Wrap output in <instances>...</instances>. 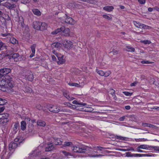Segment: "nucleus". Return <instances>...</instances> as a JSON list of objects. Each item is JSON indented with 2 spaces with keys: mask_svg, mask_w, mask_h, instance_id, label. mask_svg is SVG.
Instances as JSON below:
<instances>
[{
  "mask_svg": "<svg viewBox=\"0 0 159 159\" xmlns=\"http://www.w3.org/2000/svg\"><path fill=\"white\" fill-rule=\"evenodd\" d=\"M2 79L0 80V86H4L7 85V82L6 80H4V78L2 77Z\"/></svg>",
  "mask_w": 159,
  "mask_h": 159,
  "instance_id": "obj_29",
  "label": "nucleus"
},
{
  "mask_svg": "<svg viewBox=\"0 0 159 159\" xmlns=\"http://www.w3.org/2000/svg\"><path fill=\"white\" fill-rule=\"evenodd\" d=\"M63 44L64 47L67 48H70L72 45V43L70 41L67 40L64 41Z\"/></svg>",
  "mask_w": 159,
  "mask_h": 159,
  "instance_id": "obj_8",
  "label": "nucleus"
},
{
  "mask_svg": "<svg viewBox=\"0 0 159 159\" xmlns=\"http://www.w3.org/2000/svg\"><path fill=\"white\" fill-rule=\"evenodd\" d=\"M61 31V27L58 28L51 32V34L52 35L56 34L58 33Z\"/></svg>",
  "mask_w": 159,
  "mask_h": 159,
  "instance_id": "obj_30",
  "label": "nucleus"
},
{
  "mask_svg": "<svg viewBox=\"0 0 159 159\" xmlns=\"http://www.w3.org/2000/svg\"><path fill=\"white\" fill-rule=\"evenodd\" d=\"M36 107L39 110H41L42 109L43 107L41 106V105L40 104H38L36 106Z\"/></svg>",
  "mask_w": 159,
  "mask_h": 159,
  "instance_id": "obj_51",
  "label": "nucleus"
},
{
  "mask_svg": "<svg viewBox=\"0 0 159 159\" xmlns=\"http://www.w3.org/2000/svg\"><path fill=\"white\" fill-rule=\"evenodd\" d=\"M9 37L10 38H8L7 39L8 42H9L13 44L18 43V41L13 37L12 35L11 34Z\"/></svg>",
  "mask_w": 159,
  "mask_h": 159,
  "instance_id": "obj_11",
  "label": "nucleus"
},
{
  "mask_svg": "<svg viewBox=\"0 0 159 159\" xmlns=\"http://www.w3.org/2000/svg\"><path fill=\"white\" fill-rule=\"evenodd\" d=\"M53 141L54 143L56 145H61V141L58 138L54 139Z\"/></svg>",
  "mask_w": 159,
  "mask_h": 159,
  "instance_id": "obj_25",
  "label": "nucleus"
},
{
  "mask_svg": "<svg viewBox=\"0 0 159 159\" xmlns=\"http://www.w3.org/2000/svg\"><path fill=\"white\" fill-rule=\"evenodd\" d=\"M37 124L38 125L43 127L45 126L46 125V123L44 121L40 120H38Z\"/></svg>",
  "mask_w": 159,
  "mask_h": 159,
  "instance_id": "obj_20",
  "label": "nucleus"
},
{
  "mask_svg": "<svg viewBox=\"0 0 159 159\" xmlns=\"http://www.w3.org/2000/svg\"><path fill=\"white\" fill-rule=\"evenodd\" d=\"M126 116H124L122 117H120L119 119V120L121 121H123L124 119L125 118Z\"/></svg>",
  "mask_w": 159,
  "mask_h": 159,
  "instance_id": "obj_61",
  "label": "nucleus"
},
{
  "mask_svg": "<svg viewBox=\"0 0 159 159\" xmlns=\"http://www.w3.org/2000/svg\"><path fill=\"white\" fill-rule=\"evenodd\" d=\"M61 33L62 35L65 36H69L70 35V31L68 28H65L64 26L61 27Z\"/></svg>",
  "mask_w": 159,
  "mask_h": 159,
  "instance_id": "obj_5",
  "label": "nucleus"
},
{
  "mask_svg": "<svg viewBox=\"0 0 159 159\" xmlns=\"http://www.w3.org/2000/svg\"><path fill=\"white\" fill-rule=\"evenodd\" d=\"M23 90L25 92L27 93H31L32 91L31 89L28 86H26Z\"/></svg>",
  "mask_w": 159,
  "mask_h": 159,
  "instance_id": "obj_28",
  "label": "nucleus"
},
{
  "mask_svg": "<svg viewBox=\"0 0 159 159\" xmlns=\"http://www.w3.org/2000/svg\"><path fill=\"white\" fill-rule=\"evenodd\" d=\"M66 98L69 101H71L74 99L75 98L73 97H70L69 95V96L66 97Z\"/></svg>",
  "mask_w": 159,
  "mask_h": 159,
  "instance_id": "obj_59",
  "label": "nucleus"
},
{
  "mask_svg": "<svg viewBox=\"0 0 159 159\" xmlns=\"http://www.w3.org/2000/svg\"><path fill=\"white\" fill-rule=\"evenodd\" d=\"M62 146L63 147H70L73 148L74 147L72 143L71 142H65Z\"/></svg>",
  "mask_w": 159,
  "mask_h": 159,
  "instance_id": "obj_18",
  "label": "nucleus"
},
{
  "mask_svg": "<svg viewBox=\"0 0 159 159\" xmlns=\"http://www.w3.org/2000/svg\"><path fill=\"white\" fill-rule=\"evenodd\" d=\"M126 154L125 157H132V154H131L130 152H127L126 153Z\"/></svg>",
  "mask_w": 159,
  "mask_h": 159,
  "instance_id": "obj_56",
  "label": "nucleus"
},
{
  "mask_svg": "<svg viewBox=\"0 0 159 159\" xmlns=\"http://www.w3.org/2000/svg\"><path fill=\"white\" fill-rule=\"evenodd\" d=\"M72 103L74 104H78L79 105H82L83 106H85L86 105L85 103H79L76 100H74L73 101Z\"/></svg>",
  "mask_w": 159,
  "mask_h": 159,
  "instance_id": "obj_36",
  "label": "nucleus"
},
{
  "mask_svg": "<svg viewBox=\"0 0 159 159\" xmlns=\"http://www.w3.org/2000/svg\"><path fill=\"white\" fill-rule=\"evenodd\" d=\"M102 16L103 18L108 20H110L112 19L111 17H110L106 15H103Z\"/></svg>",
  "mask_w": 159,
  "mask_h": 159,
  "instance_id": "obj_46",
  "label": "nucleus"
},
{
  "mask_svg": "<svg viewBox=\"0 0 159 159\" xmlns=\"http://www.w3.org/2000/svg\"><path fill=\"white\" fill-rule=\"evenodd\" d=\"M123 93L127 96H130L132 95V93L128 92H123Z\"/></svg>",
  "mask_w": 159,
  "mask_h": 159,
  "instance_id": "obj_49",
  "label": "nucleus"
},
{
  "mask_svg": "<svg viewBox=\"0 0 159 159\" xmlns=\"http://www.w3.org/2000/svg\"><path fill=\"white\" fill-rule=\"evenodd\" d=\"M9 116V114L8 113H5L2 114V117L1 118L3 119H7Z\"/></svg>",
  "mask_w": 159,
  "mask_h": 159,
  "instance_id": "obj_37",
  "label": "nucleus"
},
{
  "mask_svg": "<svg viewBox=\"0 0 159 159\" xmlns=\"http://www.w3.org/2000/svg\"><path fill=\"white\" fill-rule=\"evenodd\" d=\"M19 126V124L18 123H16L14 126L13 129L14 130H16Z\"/></svg>",
  "mask_w": 159,
  "mask_h": 159,
  "instance_id": "obj_47",
  "label": "nucleus"
},
{
  "mask_svg": "<svg viewBox=\"0 0 159 159\" xmlns=\"http://www.w3.org/2000/svg\"><path fill=\"white\" fill-rule=\"evenodd\" d=\"M11 34L10 33H7L5 34H1L0 36H2L3 37H6L7 39L8 38H10V36Z\"/></svg>",
  "mask_w": 159,
  "mask_h": 159,
  "instance_id": "obj_33",
  "label": "nucleus"
},
{
  "mask_svg": "<svg viewBox=\"0 0 159 159\" xmlns=\"http://www.w3.org/2000/svg\"><path fill=\"white\" fill-rule=\"evenodd\" d=\"M68 84L70 86H75V87H79L80 85L76 83H69Z\"/></svg>",
  "mask_w": 159,
  "mask_h": 159,
  "instance_id": "obj_38",
  "label": "nucleus"
},
{
  "mask_svg": "<svg viewBox=\"0 0 159 159\" xmlns=\"http://www.w3.org/2000/svg\"><path fill=\"white\" fill-rule=\"evenodd\" d=\"M62 152L67 158H69L70 156H73V155L70 153L66 151H63Z\"/></svg>",
  "mask_w": 159,
  "mask_h": 159,
  "instance_id": "obj_24",
  "label": "nucleus"
},
{
  "mask_svg": "<svg viewBox=\"0 0 159 159\" xmlns=\"http://www.w3.org/2000/svg\"><path fill=\"white\" fill-rule=\"evenodd\" d=\"M138 2L141 4H144L146 2V0H138Z\"/></svg>",
  "mask_w": 159,
  "mask_h": 159,
  "instance_id": "obj_52",
  "label": "nucleus"
},
{
  "mask_svg": "<svg viewBox=\"0 0 159 159\" xmlns=\"http://www.w3.org/2000/svg\"><path fill=\"white\" fill-rule=\"evenodd\" d=\"M19 23H20L21 24V26L22 27V28H24V27L26 25H25L24 24V23L23 21V17L21 16H20L19 17Z\"/></svg>",
  "mask_w": 159,
  "mask_h": 159,
  "instance_id": "obj_22",
  "label": "nucleus"
},
{
  "mask_svg": "<svg viewBox=\"0 0 159 159\" xmlns=\"http://www.w3.org/2000/svg\"><path fill=\"white\" fill-rule=\"evenodd\" d=\"M4 80H5L6 81L7 80L8 81H12V78L11 76L9 75H7L4 76Z\"/></svg>",
  "mask_w": 159,
  "mask_h": 159,
  "instance_id": "obj_31",
  "label": "nucleus"
},
{
  "mask_svg": "<svg viewBox=\"0 0 159 159\" xmlns=\"http://www.w3.org/2000/svg\"><path fill=\"white\" fill-rule=\"evenodd\" d=\"M47 27V24L45 23L34 21L33 23V27L34 29L41 31L46 30Z\"/></svg>",
  "mask_w": 159,
  "mask_h": 159,
  "instance_id": "obj_1",
  "label": "nucleus"
},
{
  "mask_svg": "<svg viewBox=\"0 0 159 159\" xmlns=\"http://www.w3.org/2000/svg\"><path fill=\"white\" fill-rule=\"evenodd\" d=\"M150 147L152 148L154 150L156 151H158L159 150V147L157 146H150Z\"/></svg>",
  "mask_w": 159,
  "mask_h": 159,
  "instance_id": "obj_60",
  "label": "nucleus"
},
{
  "mask_svg": "<svg viewBox=\"0 0 159 159\" xmlns=\"http://www.w3.org/2000/svg\"><path fill=\"white\" fill-rule=\"evenodd\" d=\"M118 53V52L117 51H116V50H115V49L113 50L112 51H111L110 52V54L113 55H116V54H117Z\"/></svg>",
  "mask_w": 159,
  "mask_h": 159,
  "instance_id": "obj_45",
  "label": "nucleus"
},
{
  "mask_svg": "<svg viewBox=\"0 0 159 159\" xmlns=\"http://www.w3.org/2000/svg\"><path fill=\"white\" fill-rule=\"evenodd\" d=\"M115 138L117 139L121 140H126L125 139H126V137H123L121 136H119L116 135L115 136Z\"/></svg>",
  "mask_w": 159,
  "mask_h": 159,
  "instance_id": "obj_40",
  "label": "nucleus"
},
{
  "mask_svg": "<svg viewBox=\"0 0 159 159\" xmlns=\"http://www.w3.org/2000/svg\"><path fill=\"white\" fill-rule=\"evenodd\" d=\"M135 140L137 142H140V141H145L147 140V139H146L143 138V139H135Z\"/></svg>",
  "mask_w": 159,
  "mask_h": 159,
  "instance_id": "obj_43",
  "label": "nucleus"
},
{
  "mask_svg": "<svg viewBox=\"0 0 159 159\" xmlns=\"http://www.w3.org/2000/svg\"><path fill=\"white\" fill-rule=\"evenodd\" d=\"M138 147L139 148H141V149L147 150L148 149L150 148V146L146 144L141 145Z\"/></svg>",
  "mask_w": 159,
  "mask_h": 159,
  "instance_id": "obj_23",
  "label": "nucleus"
},
{
  "mask_svg": "<svg viewBox=\"0 0 159 159\" xmlns=\"http://www.w3.org/2000/svg\"><path fill=\"white\" fill-rule=\"evenodd\" d=\"M21 129L23 130L26 129V122L24 121H22L21 122Z\"/></svg>",
  "mask_w": 159,
  "mask_h": 159,
  "instance_id": "obj_26",
  "label": "nucleus"
},
{
  "mask_svg": "<svg viewBox=\"0 0 159 159\" xmlns=\"http://www.w3.org/2000/svg\"><path fill=\"white\" fill-rule=\"evenodd\" d=\"M23 30L25 33H28L29 30V27L27 25H26L24 28H23Z\"/></svg>",
  "mask_w": 159,
  "mask_h": 159,
  "instance_id": "obj_41",
  "label": "nucleus"
},
{
  "mask_svg": "<svg viewBox=\"0 0 159 159\" xmlns=\"http://www.w3.org/2000/svg\"><path fill=\"white\" fill-rule=\"evenodd\" d=\"M5 55L3 54H0V60H2L5 56Z\"/></svg>",
  "mask_w": 159,
  "mask_h": 159,
  "instance_id": "obj_63",
  "label": "nucleus"
},
{
  "mask_svg": "<svg viewBox=\"0 0 159 159\" xmlns=\"http://www.w3.org/2000/svg\"><path fill=\"white\" fill-rule=\"evenodd\" d=\"M74 152L78 153H82L85 152L86 148L85 147H79L75 146L72 149Z\"/></svg>",
  "mask_w": 159,
  "mask_h": 159,
  "instance_id": "obj_4",
  "label": "nucleus"
},
{
  "mask_svg": "<svg viewBox=\"0 0 159 159\" xmlns=\"http://www.w3.org/2000/svg\"><path fill=\"white\" fill-rule=\"evenodd\" d=\"M3 5L7 8L10 10L12 9L13 8L16 7V5L15 4H11L10 3L6 2L3 4Z\"/></svg>",
  "mask_w": 159,
  "mask_h": 159,
  "instance_id": "obj_9",
  "label": "nucleus"
},
{
  "mask_svg": "<svg viewBox=\"0 0 159 159\" xmlns=\"http://www.w3.org/2000/svg\"><path fill=\"white\" fill-rule=\"evenodd\" d=\"M7 102V101L3 99L0 98V105H3Z\"/></svg>",
  "mask_w": 159,
  "mask_h": 159,
  "instance_id": "obj_39",
  "label": "nucleus"
},
{
  "mask_svg": "<svg viewBox=\"0 0 159 159\" xmlns=\"http://www.w3.org/2000/svg\"><path fill=\"white\" fill-rule=\"evenodd\" d=\"M96 71L97 73L100 75L102 76H103V75L104 74V72L102 70H96Z\"/></svg>",
  "mask_w": 159,
  "mask_h": 159,
  "instance_id": "obj_44",
  "label": "nucleus"
},
{
  "mask_svg": "<svg viewBox=\"0 0 159 159\" xmlns=\"http://www.w3.org/2000/svg\"><path fill=\"white\" fill-rule=\"evenodd\" d=\"M11 69L8 68L4 67L0 69V78H4V76L8 75L10 73L11 71Z\"/></svg>",
  "mask_w": 159,
  "mask_h": 159,
  "instance_id": "obj_2",
  "label": "nucleus"
},
{
  "mask_svg": "<svg viewBox=\"0 0 159 159\" xmlns=\"http://www.w3.org/2000/svg\"><path fill=\"white\" fill-rule=\"evenodd\" d=\"M6 52L7 54V56H8L9 54L11 55L12 54V56H11L12 58H13L15 61H17V59L19 56V55L18 53L12 54V52H11L8 50H7Z\"/></svg>",
  "mask_w": 159,
  "mask_h": 159,
  "instance_id": "obj_6",
  "label": "nucleus"
},
{
  "mask_svg": "<svg viewBox=\"0 0 159 159\" xmlns=\"http://www.w3.org/2000/svg\"><path fill=\"white\" fill-rule=\"evenodd\" d=\"M126 48L127 49L126 50L128 52H134L135 51V49L132 47H131L129 46H127Z\"/></svg>",
  "mask_w": 159,
  "mask_h": 159,
  "instance_id": "obj_32",
  "label": "nucleus"
},
{
  "mask_svg": "<svg viewBox=\"0 0 159 159\" xmlns=\"http://www.w3.org/2000/svg\"><path fill=\"white\" fill-rule=\"evenodd\" d=\"M140 149H141V148H139V147H138L137 148H136V150H137V151L138 152H146V151H143V150Z\"/></svg>",
  "mask_w": 159,
  "mask_h": 159,
  "instance_id": "obj_57",
  "label": "nucleus"
},
{
  "mask_svg": "<svg viewBox=\"0 0 159 159\" xmlns=\"http://www.w3.org/2000/svg\"><path fill=\"white\" fill-rule=\"evenodd\" d=\"M133 23L135 26L138 28L144 29L146 28L147 26L143 24H142L136 21H134Z\"/></svg>",
  "mask_w": 159,
  "mask_h": 159,
  "instance_id": "obj_7",
  "label": "nucleus"
},
{
  "mask_svg": "<svg viewBox=\"0 0 159 159\" xmlns=\"http://www.w3.org/2000/svg\"><path fill=\"white\" fill-rule=\"evenodd\" d=\"M54 148V146L53 143L48 144V146L45 148V151L46 152L50 151Z\"/></svg>",
  "mask_w": 159,
  "mask_h": 159,
  "instance_id": "obj_13",
  "label": "nucleus"
},
{
  "mask_svg": "<svg viewBox=\"0 0 159 159\" xmlns=\"http://www.w3.org/2000/svg\"><path fill=\"white\" fill-rule=\"evenodd\" d=\"M48 109L51 112L57 113L60 112L59 108L56 105H50L48 106Z\"/></svg>",
  "mask_w": 159,
  "mask_h": 159,
  "instance_id": "obj_3",
  "label": "nucleus"
},
{
  "mask_svg": "<svg viewBox=\"0 0 159 159\" xmlns=\"http://www.w3.org/2000/svg\"><path fill=\"white\" fill-rule=\"evenodd\" d=\"M141 63L142 64H148L150 63V62L148 61L143 60V61H141Z\"/></svg>",
  "mask_w": 159,
  "mask_h": 159,
  "instance_id": "obj_62",
  "label": "nucleus"
},
{
  "mask_svg": "<svg viewBox=\"0 0 159 159\" xmlns=\"http://www.w3.org/2000/svg\"><path fill=\"white\" fill-rule=\"evenodd\" d=\"M2 86V88L1 90L3 92H7L8 91V88L7 85Z\"/></svg>",
  "mask_w": 159,
  "mask_h": 159,
  "instance_id": "obj_35",
  "label": "nucleus"
},
{
  "mask_svg": "<svg viewBox=\"0 0 159 159\" xmlns=\"http://www.w3.org/2000/svg\"><path fill=\"white\" fill-rule=\"evenodd\" d=\"M22 56H19V57H18V58L17 59V61H21V60H23V58L22 57Z\"/></svg>",
  "mask_w": 159,
  "mask_h": 159,
  "instance_id": "obj_64",
  "label": "nucleus"
},
{
  "mask_svg": "<svg viewBox=\"0 0 159 159\" xmlns=\"http://www.w3.org/2000/svg\"><path fill=\"white\" fill-rule=\"evenodd\" d=\"M109 92L112 95V96H113L115 94V91L114 90L112 89H110Z\"/></svg>",
  "mask_w": 159,
  "mask_h": 159,
  "instance_id": "obj_50",
  "label": "nucleus"
},
{
  "mask_svg": "<svg viewBox=\"0 0 159 159\" xmlns=\"http://www.w3.org/2000/svg\"><path fill=\"white\" fill-rule=\"evenodd\" d=\"M62 45L59 43H54L52 44V48H54L58 49H59L61 48Z\"/></svg>",
  "mask_w": 159,
  "mask_h": 159,
  "instance_id": "obj_17",
  "label": "nucleus"
},
{
  "mask_svg": "<svg viewBox=\"0 0 159 159\" xmlns=\"http://www.w3.org/2000/svg\"><path fill=\"white\" fill-rule=\"evenodd\" d=\"M111 74V72L110 71H108L104 72V74L103 75V76L105 77H107L109 75Z\"/></svg>",
  "mask_w": 159,
  "mask_h": 159,
  "instance_id": "obj_55",
  "label": "nucleus"
},
{
  "mask_svg": "<svg viewBox=\"0 0 159 159\" xmlns=\"http://www.w3.org/2000/svg\"><path fill=\"white\" fill-rule=\"evenodd\" d=\"M6 84L7 86H8L10 88L12 87L13 86L12 83L10 82V81H9V82H7Z\"/></svg>",
  "mask_w": 159,
  "mask_h": 159,
  "instance_id": "obj_48",
  "label": "nucleus"
},
{
  "mask_svg": "<svg viewBox=\"0 0 159 159\" xmlns=\"http://www.w3.org/2000/svg\"><path fill=\"white\" fill-rule=\"evenodd\" d=\"M148 127L151 128L153 129H155L157 127L155 125L149 124H148Z\"/></svg>",
  "mask_w": 159,
  "mask_h": 159,
  "instance_id": "obj_53",
  "label": "nucleus"
},
{
  "mask_svg": "<svg viewBox=\"0 0 159 159\" xmlns=\"http://www.w3.org/2000/svg\"><path fill=\"white\" fill-rule=\"evenodd\" d=\"M25 78L28 80L32 81L34 79V76L32 72H30L25 76Z\"/></svg>",
  "mask_w": 159,
  "mask_h": 159,
  "instance_id": "obj_14",
  "label": "nucleus"
},
{
  "mask_svg": "<svg viewBox=\"0 0 159 159\" xmlns=\"http://www.w3.org/2000/svg\"><path fill=\"white\" fill-rule=\"evenodd\" d=\"M36 47V45L34 44L31 46V50L32 53L30 55V57L31 58L34 57L35 53V49Z\"/></svg>",
  "mask_w": 159,
  "mask_h": 159,
  "instance_id": "obj_15",
  "label": "nucleus"
},
{
  "mask_svg": "<svg viewBox=\"0 0 159 159\" xmlns=\"http://www.w3.org/2000/svg\"><path fill=\"white\" fill-rule=\"evenodd\" d=\"M5 17L4 18V19L7 20H10V18L9 16L7 14H5Z\"/></svg>",
  "mask_w": 159,
  "mask_h": 159,
  "instance_id": "obj_58",
  "label": "nucleus"
},
{
  "mask_svg": "<svg viewBox=\"0 0 159 159\" xmlns=\"http://www.w3.org/2000/svg\"><path fill=\"white\" fill-rule=\"evenodd\" d=\"M40 152L39 151V150H36L34 151L31 154V156H34L36 157L37 156L39 155H40Z\"/></svg>",
  "mask_w": 159,
  "mask_h": 159,
  "instance_id": "obj_19",
  "label": "nucleus"
},
{
  "mask_svg": "<svg viewBox=\"0 0 159 159\" xmlns=\"http://www.w3.org/2000/svg\"><path fill=\"white\" fill-rule=\"evenodd\" d=\"M28 131L30 132H31L32 131L33 129V125L32 124L29 125L28 126Z\"/></svg>",
  "mask_w": 159,
  "mask_h": 159,
  "instance_id": "obj_34",
  "label": "nucleus"
},
{
  "mask_svg": "<svg viewBox=\"0 0 159 159\" xmlns=\"http://www.w3.org/2000/svg\"><path fill=\"white\" fill-rule=\"evenodd\" d=\"M64 57V56L62 55L61 57H58V61H57V63L58 64H62L65 62V60Z\"/></svg>",
  "mask_w": 159,
  "mask_h": 159,
  "instance_id": "obj_16",
  "label": "nucleus"
},
{
  "mask_svg": "<svg viewBox=\"0 0 159 159\" xmlns=\"http://www.w3.org/2000/svg\"><path fill=\"white\" fill-rule=\"evenodd\" d=\"M66 17L65 20L66 23L72 25L75 23V21L72 18L68 17L66 15Z\"/></svg>",
  "mask_w": 159,
  "mask_h": 159,
  "instance_id": "obj_10",
  "label": "nucleus"
},
{
  "mask_svg": "<svg viewBox=\"0 0 159 159\" xmlns=\"http://www.w3.org/2000/svg\"><path fill=\"white\" fill-rule=\"evenodd\" d=\"M18 146V143L15 142H11L9 145V150L11 151L16 148Z\"/></svg>",
  "mask_w": 159,
  "mask_h": 159,
  "instance_id": "obj_12",
  "label": "nucleus"
},
{
  "mask_svg": "<svg viewBox=\"0 0 159 159\" xmlns=\"http://www.w3.org/2000/svg\"><path fill=\"white\" fill-rule=\"evenodd\" d=\"M97 148H98V150L100 151H103V150L107 148H105L99 146L97 147Z\"/></svg>",
  "mask_w": 159,
  "mask_h": 159,
  "instance_id": "obj_54",
  "label": "nucleus"
},
{
  "mask_svg": "<svg viewBox=\"0 0 159 159\" xmlns=\"http://www.w3.org/2000/svg\"><path fill=\"white\" fill-rule=\"evenodd\" d=\"M114 9V7L112 6H107L104 7L103 9L108 11H111Z\"/></svg>",
  "mask_w": 159,
  "mask_h": 159,
  "instance_id": "obj_21",
  "label": "nucleus"
},
{
  "mask_svg": "<svg viewBox=\"0 0 159 159\" xmlns=\"http://www.w3.org/2000/svg\"><path fill=\"white\" fill-rule=\"evenodd\" d=\"M141 42L145 44H149L151 43V42L150 40H141Z\"/></svg>",
  "mask_w": 159,
  "mask_h": 159,
  "instance_id": "obj_42",
  "label": "nucleus"
},
{
  "mask_svg": "<svg viewBox=\"0 0 159 159\" xmlns=\"http://www.w3.org/2000/svg\"><path fill=\"white\" fill-rule=\"evenodd\" d=\"M32 11L33 13L35 15L38 16H39L41 15V12L40 11L37 9H33Z\"/></svg>",
  "mask_w": 159,
  "mask_h": 159,
  "instance_id": "obj_27",
  "label": "nucleus"
}]
</instances>
